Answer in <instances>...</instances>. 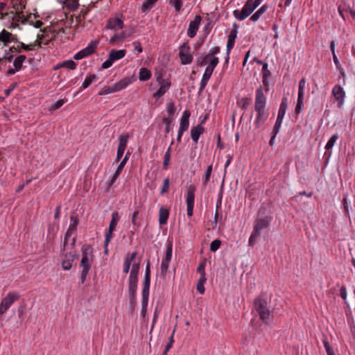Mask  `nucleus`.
I'll list each match as a JSON object with an SVG mask.
<instances>
[{
    "label": "nucleus",
    "instance_id": "1",
    "mask_svg": "<svg viewBox=\"0 0 355 355\" xmlns=\"http://www.w3.org/2000/svg\"><path fill=\"white\" fill-rule=\"evenodd\" d=\"M137 255V253L136 252L128 253L125 255L123 261V272L128 274L130 271L128 279V294L131 302L135 301L136 298L138 274L140 268L139 263L135 261Z\"/></svg>",
    "mask_w": 355,
    "mask_h": 355
},
{
    "label": "nucleus",
    "instance_id": "2",
    "mask_svg": "<svg viewBox=\"0 0 355 355\" xmlns=\"http://www.w3.org/2000/svg\"><path fill=\"white\" fill-rule=\"evenodd\" d=\"M266 103V98L263 94V89L259 87L256 90L255 98V110L257 116L254 121V123L257 128L260 127L267 120L268 112L265 110Z\"/></svg>",
    "mask_w": 355,
    "mask_h": 355
},
{
    "label": "nucleus",
    "instance_id": "3",
    "mask_svg": "<svg viewBox=\"0 0 355 355\" xmlns=\"http://www.w3.org/2000/svg\"><path fill=\"white\" fill-rule=\"evenodd\" d=\"M261 3V0H248L241 10H235L233 15L238 20L242 21L250 16Z\"/></svg>",
    "mask_w": 355,
    "mask_h": 355
},
{
    "label": "nucleus",
    "instance_id": "4",
    "mask_svg": "<svg viewBox=\"0 0 355 355\" xmlns=\"http://www.w3.org/2000/svg\"><path fill=\"white\" fill-rule=\"evenodd\" d=\"M254 307L262 321L268 322L272 320V313L270 311L266 300L262 299L256 300L254 302Z\"/></svg>",
    "mask_w": 355,
    "mask_h": 355
},
{
    "label": "nucleus",
    "instance_id": "5",
    "mask_svg": "<svg viewBox=\"0 0 355 355\" xmlns=\"http://www.w3.org/2000/svg\"><path fill=\"white\" fill-rule=\"evenodd\" d=\"M82 258L80 263L81 268L91 269L94 261V249L90 245H83L81 248Z\"/></svg>",
    "mask_w": 355,
    "mask_h": 355
},
{
    "label": "nucleus",
    "instance_id": "6",
    "mask_svg": "<svg viewBox=\"0 0 355 355\" xmlns=\"http://www.w3.org/2000/svg\"><path fill=\"white\" fill-rule=\"evenodd\" d=\"M19 298L18 293L15 292H9L5 297H3L0 303V315H3L8 309L17 301Z\"/></svg>",
    "mask_w": 355,
    "mask_h": 355
},
{
    "label": "nucleus",
    "instance_id": "7",
    "mask_svg": "<svg viewBox=\"0 0 355 355\" xmlns=\"http://www.w3.org/2000/svg\"><path fill=\"white\" fill-rule=\"evenodd\" d=\"M126 51L125 49L112 50L109 53L108 58L103 62L101 68L103 69L110 68L113 63L125 57Z\"/></svg>",
    "mask_w": 355,
    "mask_h": 355
},
{
    "label": "nucleus",
    "instance_id": "8",
    "mask_svg": "<svg viewBox=\"0 0 355 355\" xmlns=\"http://www.w3.org/2000/svg\"><path fill=\"white\" fill-rule=\"evenodd\" d=\"M98 45V40H92L89 44L73 55V58L76 60H81L93 54Z\"/></svg>",
    "mask_w": 355,
    "mask_h": 355
},
{
    "label": "nucleus",
    "instance_id": "9",
    "mask_svg": "<svg viewBox=\"0 0 355 355\" xmlns=\"http://www.w3.org/2000/svg\"><path fill=\"white\" fill-rule=\"evenodd\" d=\"M98 45V40H92L89 44L73 55V58L76 60H81L93 54Z\"/></svg>",
    "mask_w": 355,
    "mask_h": 355
},
{
    "label": "nucleus",
    "instance_id": "10",
    "mask_svg": "<svg viewBox=\"0 0 355 355\" xmlns=\"http://www.w3.org/2000/svg\"><path fill=\"white\" fill-rule=\"evenodd\" d=\"M179 57L182 64H189L193 60V55L191 53V48L187 43L183 44L179 51Z\"/></svg>",
    "mask_w": 355,
    "mask_h": 355
},
{
    "label": "nucleus",
    "instance_id": "11",
    "mask_svg": "<svg viewBox=\"0 0 355 355\" xmlns=\"http://www.w3.org/2000/svg\"><path fill=\"white\" fill-rule=\"evenodd\" d=\"M77 257V254L75 250H71L69 252H67L64 254V257L62 261V268L64 270H69L72 264Z\"/></svg>",
    "mask_w": 355,
    "mask_h": 355
},
{
    "label": "nucleus",
    "instance_id": "12",
    "mask_svg": "<svg viewBox=\"0 0 355 355\" xmlns=\"http://www.w3.org/2000/svg\"><path fill=\"white\" fill-rule=\"evenodd\" d=\"M202 21L200 15H196L194 19L191 21L187 30V35L190 38H193L198 31L199 26Z\"/></svg>",
    "mask_w": 355,
    "mask_h": 355
},
{
    "label": "nucleus",
    "instance_id": "13",
    "mask_svg": "<svg viewBox=\"0 0 355 355\" xmlns=\"http://www.w3.org/2000/svg\"><path fill=\"white\" fill-rule=\"evenodd\" d=\"M172 243H170L166 248L165 257L162 259L161 263L160 268L161 272L163 275H164L166 273L168 269L169 263L172 258Z\"/></svg>",
    "mask_w": 355,
    "mask_h": 355
},
{
    "label": "nucleus",
    "instance_id": "14",
    "mask_svg": "<svg viewBox=\"0 0 355 355\" xmlns=\"http://www.w3.org/2000/svg\"><path fill=\"white\" fill-rule=\"evenodd\" d=\"M123 26L124 24L122 19L119 17H112L107 20L105 28L107 30L118 31L123 29Z\"/></svg>",
    "mask_w": 355,
    "mask_h": 355
},
{
    "label": "nucleus",
    "instance_id": "15",
    "mask_svg": "<svg viewBox=\"0 0 355 355\" xmlns=\"http://www.w3.org/2000/svg\"><path fill=\"white\" fill-rule=\"evenodd\" d=\"M332 95L338 102V106H341L345 98V92L343 88L339 85H335L332 89Z\"/></svg>",
    "mask_w": 355,
    "mask_h": 355
},
{
    "label": "nucleus",
    "instance_id": "16",
    "mask_svg": "<svg viewBox=\"0 0 355 355\" xmlns=\"http://www.w3.org/2000/svg\"><path fill=\"white\" fill-rule=\"evenodd\" d=\"M238 31L236 28L232 29L227 37V59L229 58V55L231 50L234 48L235 40L237 37Z\"/></svg>",
    "mask_w": 355,
    "mask_h": 355
},
{
    "label": "nucleus",
    "instance_id": "17",
    "mask_svg": "<svg viewBox=\"0 0 355 355\" xmlns=\"http://www.w3.org/2000/svg\"><path fill=\"white\" fill-rule=\"evenodd\" d=\"M171 83L167 80H162L159 81V88L153 94V96L156 98H159L162 96L169 89Z\"/></svg>",
    "mask_w": 355,
    "mask_h": 355
},
{
    "label": "nucleus",
    "instance_id": "18",
    "mask_svg": "<svg viewBox=\"0 0 355 355\" xmlns=\"http://www.w3.org/2000/svg\"><path fill=\"white\" fill-rule=\"evenodd\" d=\"M15 39V36L5 29L0 32V42L3 43L4 46H8Z\"/></svg>",
    "mask_w": 355,
    "mask_h": 355
},
{
    "label": "nucleus",
    "instance_id": "19",
    "mask_svg": "<svg viewBox=\"0 0 355 355\" xmlns=\"http://www.w3.org/2000/svg\"><path fill=\"white\" fill-rule=\"evenodd\" d=\"M133 81H134L133 77H132V78L125 77V78L121 79L119 81H118L114 84L116 92H119V91L126 88Z\"/></svg>",
    "mask_w": 355,
    "mask_h": 355
},
{
    "label": "nucleus",
    "instance_id": "20",
    "mask_svg": "<svg viewBox=\"0 0 355 355\" xmlns=\"http://www.w3.org/2000/svg\"><path fill=\"white\" fill-rule=\"evenodd\" d=\"M191 113L189 110H186L184 111L182 116L180 119V129L182 130H187L189 126V117Z\"/></svg>",
    "mask_w": 355,
    "mask_h": 355
},
{
    "label": "nucleus",
    "instance_id": "21",
    "mask_svg": "<svg viewBox=\"0 0 355 355\" xmlns=\"http://www.w3.org/2000/svg\"><path fill=\"white\" fill-rule=\"evenodd\" d=\"M129 36L125 32H121L114 34L110 40V43L112 45H119L122 43L126 37Z\"/></svg>",
    "mask_w": 355,
    "mask_h": 355
},
{
    "label": "nucleus",
    "instance_id": "22",
    "mask_svg": "<svg viewBox=\"0 0 355 355\" xmlns=\"http://www.w3.org/2000/svg\"><path fill=\"white\" fill-rule=\"evenodd\" d=\"M204 128L202 126V125H198L196 126H194L191 130V137L192 140L197 143L200 136L204 132Z\"/></svg>",
    "mask_w": 355,
    "mask_h": 355
},
{
    "label": "nucleus",
    "instance_id": "23",
    "mask_svg": "<svg viewBox=\"0 0 355 355\" xmlns=\"http://www.w3.org/2000/svg\"><path fill=\"white\" fill-rule=\"evenodd\" d=\"M195 191L196 187L194 185L191 184L188 187L186 199L187 205L194 206Z\"/></svg>",
    "mask_w": 355,
    "mask_h": 355
},
{
    "label": "nucleus",
    "instance_id": "24",
    "mask_svg": "<svg viewBox=\"0 0 355 355\" xmlns=\"http://www.w3.org/2000/svg\"><path fill=\"white\" fill-rule=\"evenodd\" d=\"M78 224V218L76 215H71L70 217V224L66 233V237L70 236L76 230Z\"/></svg>",
    "mask_w": 355,
    "mask_h": 355
},
{
    "label": "nucleus",
    "instance_id": "25",
    "mask_svg": "<svg viewBox=\"0 0 355 355\" xmlns=\"http://www.w3.org/2000/svg\"><path fill=\"white\" fill-rule=\"evenodd\" d=\"M42 37H43V35H42L41 36L38 35L37 39L34 44H31L26 45L24 43H21V45L24 50L29 51V50H33L35 46H40L42 44H44L45 45L48 44L49 41L47 40L46 42H43Z\"/></svg>",
    "mask_w": 355,
    "mask_h": 355
},
{
    "label": "nucleus",
    "instance_id": "26",
    "mask_svg": "<svg viewBox=\"0 0 355 355\" xmlns=\"http://www.w3.org/2000/svg\"><path fill=\"white\" fill-rule=\"evenodd\" d=\"M269 225L268 220L266 218L257 220L254 224V230L261 233V230L266 228Z\"/></svg>",
    "mask_w": 355,
    "mask_h": 355
},
{
    "label": "nucleus",
    "instance_id": "27",
    "mask_svg": "<svg viewBox=\"0 0 355 355\" xmlns=\"http://www.w3.org/2000/svg\"><path fill=\"white\" fill-rule=\"evenodd\" d=\"M169 216L168 210L166 208L161 207L159 210V223L160 225H165L167 223Z\"/></svg>",
    "mask_w": 355,
    "mask_h": 355
},
{
    "label": "nucleus",
    "instance_id": "28",
    "mask_svg": "<svg viewBox=\"0 0 355 355\" xmlns=\"http://www.w3.org/2000/svg\"><path fill=\"white\" fill-rule=\"evenodd\" d=\"M151 72L146 67H141L139 72V79L140 81H146L151 78Z\"/></svg>",
    "mask_w": 355,
    "mask_h": 355
},
{
    "label": "nucleus",
    "instance_id": "29",
    "mask_svg": "<svg viewBox=\"0 0 355 355\" xmlns=\"http://www.w3.org/2000/svg\"><path fill=\"white\" fill-rule=\"evenodd\" d=\"M288 107L287 98H283L280 104L277 118L283 119Z\"/></svg>",
    "mask_w": 355,
    "mask_h": 355
},
{
    "label": "nucleus",
    "instance_id": "30",
    "mask_svg": "<svg viewBox=\"0 0 355 355\" xmlns=\"http://www.w3.org/2000/svg\"><path fill=\"white\" fill-rule=\"evenodd\" d=\"M212 73L209 72V70H205V72L202 75V79L200 80V91H202L206 85H207V83L211 78Z\"/></svg>",
    "mask_w": 355,
    "mask_h": 355
},
{
    "label": "nucleus",
    "instance_id": "31",
    "mask_svg": "<svg viewBox=\"0 0 355 355\" xmlns=\"http://www.w3.org/2000/svg\"><path fill=\"white\" fill-rule=\"evenodd\" d=\"M150 287L144 286L142 290V311H145L148 306Z\"/></svg>",
    "mask_w": 355,
    "mask_h": 355
},
{
    "label": "nucleus",
    "instance_id": "32",
    "mask_svg": "<svg viewBox=\"0 0 355 355\" xmlns=\"http://www.w3.org/2000/svg\"><path fill=\"white\" fill-rule=\"evenodd\" d=\"M119 220V215L117 211H114L112 214V219L109 225V228L110 231H114L116 229V227L117 225V223Z\"/></svg>",
    "mask_w": 355,
    "mask_h": 355
},
{
    "label": "nucleus",
    "instance_id": "33",
    "mask_svg": "<svg viewBox=\"0 0 355 355\" xmlns=\"http://www.w3.org/2000/svg\"><path fill=\"white\" fill-rule=\"evenodd\" d=\"M267 9V6H262L251 16L250 19L254 22L257 21L260 18V17L266 11Z\"/></svg>",
    "mask_w": 355,
    "mask_h": 355
},
{
    "label": "nucleus",
    "instance_id": "34",
    "mask_svg": "<svg viewBox=\"0 0 355 355\" xmlns=\"http://www.w3.org/2000/svg\"><path fill=\"white\" fill-rule=\"evenodd\" d=\"M157 1L158 0H146L141 6L142 12L144 13L148 12Z\"/></svg>",
    "mask_w": 355,
    "mask_h": 355
},
{
    "label": "nucleus",
    "instance_id": "35",
    "mask_svg": "<svg viewBox=\"0 0 355 355\" xmlns=\"http://www.w3.org/2000/svg\"><path fill=\"white\" fill-rule=\"evenodd\" d=\"M77 64L73 61L72 60H68L66 61H64L63 62L60 63L59 65H58L55 69H58L60 67H64L69 69L73 70L76 68Z\"/></svg>",
    "mask_w": 355,
    "mask_h": 355
},
{
    "label": "nucleus",
    "instance_id": "36",
    "mask_svg": "<svg viewBox=\"0 0 355 355\" xmlns=\"http://www.w3.org/2000/svg\"><path fill=\"white\" fill-rule=\"evenodd\" d=\"M125 165V164H124L123 162H120L114 174L113 175V176L112 178V180L110 183V187H111L115 182V181L117 180V178L120 175L122 170L123 169Z\"/></svg>",
    "mask_w": 355,
    "mask_h": 355
},
{
    "label": "nucleus",
    "instance_id": "37",
    "mask_svg": "<svg viewBox=\"0 0 355 355\" xmlns=\"http://www.w3.org/2000/svg\"><path fill=\"white\" fill-rule=\"evenodd\" d=\"M268 65L267 63L263 64V67H262L263 83L266 86L268 85V83H267L268 78L271 76V73L268 70Z\"/></svg>",
    "mask_w": 355,
    "mask_h": 355
},
{
    "label": "nucleus",
    "instance_id": "38",
    "mask_svg": "<svg viewBox=\"0 0 355 355\" xmlns=\"http://www.w3.org/2000/svg\"><path fill=\"white\" fill-rule=\"evenodd\" d=\"M206 280H207V278H206L205 275H200V277L198 279V284H197V286H196L197 291L200 294H204V293H205V289L204 287V284H205Z\"/></svg>",
    "mask_w": 355,
    "mask_h": 355
},
{
    "label": "nucleus",
    "instance_id": "39",
    "mask_svg": "<svg viewBox=\"0 0 355 355\" xmlns=\"http://www.w3.org/2000/svg\"><path fill=\"white\" fill-rule=\"evenodd\" d=\"M305 85H306V79L304 78H303L299 82L297 101H303V99H304V89Z\"/></svg>",
    "mask_w": 355,
    "mask_h": 355
},
{
    "label": "nucleus",
    "instance_id": "40",
    "mask_svg": "<svg viewBox=\"0 0 355 355\" xmlns=\"http://www.w3.org/2000/svg\"><path fill=\"white\" fill-rule=\"evenodd\" d=\"M97 79V77L95 74H89L86 76L84 82L82 85L83 89L87 88L94 80Z\"/></svg>",
    "mask_w": 355,
    "mask_h": 355
},
{
    "label": "nucleus",
    "instance_id": "41",
    "mask_svg": "<svg viewBox=\"0 0 355 355\" xmlns=\"http://www.w3.org/2000/svg\"><path fill=\"white\" fill-rule=\"evenodd\" d=\"M260 234V232L253 230V232L251 234L249 238L248 243L250 246L254 247V245L257 243Z\"/></svg>",
    "mask_w": 355,
    "mask_h": 355
},
{
    "label": "nucleus",
    "instance_id": "42",
    "mask_svg": "<svg viewBox=\"0 0 355 355\" xmlns=\"http://www.w3.org/2000/svg\"><path fill=\"white\" fill-rule=\"evenodd\" d=\"M219 52H220V48L218 46L212 47L209 50V53L202 59V61L200 64L204 65L207 62V60L210 56L217 54Z\"/></svg>",
    "mask_w": 355,
    "mask_h": 355
},
{
    "label": "nucleus",
    "instance_id": "43",
    "mask_svg": "<svg viewBox=\"0 0 355 355\" xmlns=\"http://www.w3.org/2000/svg\"><path fill=\"white\" fill-rule=\"evenodd\" d=\"M113 232L114 231H110V230H107V231L105 232V239L104 242V251L105 254L107 253L108 245L113 237Z\"/></svg>",
    "mask_w": 355,
    "mask_h": 355
},
{
    "label": "nucleus",
    "instance_id": "44",
    "mask_svg": "<svg viewBox=\"0 0 355 355\" xmlns=\"http://www.w3.org/2000/svg\"><path fill=\"white\" fill-rule=\"evenodd\" d=\"M150 263L148 262L146 264V267L144 286L150 287Z\"/></svg>",
    "mask_w": 355,
    "mask_h": 355
},
{
    "label": "nucleus",
    "instance_id": "45",
    "mask_svg": "<svg viewBox=\"0 0 355 355\" xmlns=\"http://www.w3.org/2000/svg\"><path fill=\"white\" fill-rule=\"evenodd\" d=\"M25 59V55H19L15 59L13 62V65L17 71H19L21 69L22 64Z\"/></svg>",
    "mask_w": 355,
    "mask_h": 355
},
{
    "label": "nucleus",
    "instance_id": "46",
    "mask_svg": "<svg viewBox=\"0 0 355 355\" xmlns=\"http://www.w3.org/2000/svg\"><path fill=\"white\" fill-rule=\"evenodd\" d=\"M250 103V100L248 98L244 97L239 99L236 102L238 107L241 109L247 110Z\"/></svg>",
    "mask_w": 355,
    "mask_h": 355
},
{
    "label": "nucleus",
    "instance_id": "47",
    "mask_svg": "<svg viewBox=\"0 0 355 355\" xmlns=\"http://www.w3.org/2000/svg\"><path fill=\"white\" fill-rule=\"evenodd\" d=\"M219 62L218 58L214 57L209 62L208 66L206 67L205 70H209V72L213 73L215 67L218 65Z\"/></svg>",
    "mask_w": 355,
    "mask_h": 355
},
{
    "label": "nucleus",
    "instance_id": "48",
    "mask_svg": "<svg viewBox=\"0 0 355 355\" xmlns=\"http://www.w3.org/2000/svg\"><path fill=\"white\" fill-rule=\"evenodd\" d=\"M114 92H116L114 86L113 85L112 86H105L103 88H102L99 91L98 95L103 96V95H107V94L114 93Z\"/></svg>",
    "mask_w": 355,
    "mask_h": 355
},
{
    "label": "nucleus",
    "instance_id": "49",
    "mask_svg": "<svg viewBox=\"0 0 355 355\" xmlns=\"http://www.w3.org/2000/svg\"><path fill=\"white\" fill-rule=\"evenodd\" d=\"M211 171H212V166L210 165L207 168V169L204 173V175L202 177V183L204 185H206L208 183V182L209 181Z\"/></svg>",
    "mask_w": 355,
    "mask_h": 355
},
{
    "label": "nucleus",
    "instance_id": "50",
    "mask_svg": "<svg viewBox=\"0 0 355 355\" xmlns=\"http://www.w3.org/2000/svg\"><path fill=\"white\" fill-rule=\"evenodd\" d=\"M128 139H129L128 135H121L119 139L118 147L123 148L125 149L127 147Z\"/></svg>",
    "mask_w": 355,
    "mask_h": 355
},
{
    "label": "nucleus",
    "instance_id": "51",
    "mask_svg": "<svg viewBox=\"0 0 355 355\" xmlns=\"http://www.w3.org/2000/svg\"><path fill=\"white\" fill-rule=\"evenodd\" d=\"M338 135L337 134H334L333 135L331 138L329 139V141H327L326 146H325V149L327 150H329L330 149H331L333 148V146H334L336 140L338 139Z\"/></svg>",
    "mask_w": 355,
    "mask_h": 355
},
{
    "label": "nucleus",
    "instance_id": "52",
    "mask_svg": "<svg viewBox=\"0 0 355 355\" xmlns=\"http://www.w3.org/2000/svg\"><path fill=\"white\" fill-rule=\"evenodd\" d=\"M169 186H170V181L169 179L165 178L163 181V184L160 189V193L162 195L167 193L169 190Z\"/></svg>",
    "mask_w": 355,
    "mask_h": 355
},
{
    "label": "nucleus",
    "instance_id": "53",
    "mask_svg": "<svg viewBox=\"0 0 355 355\" xmlns=\"http://www.w3.org/2000/svg\"><path fill=\"white\" fill-rule=\"evenodd\" d=\"M169 4L173 6L177 12H179L182 6V0H169Z\"/></svg>",
    "mask_w": 355,
    "mask_h": 355
},
{
    "label": "nucleus",
    "instance_id": "54",
    "mask_svg": "<svg viewBox=\"0 0 355 355\" xmlns=\"http://www.w3.org/2000/svg\"><path fill=\"white\" fill-rule=\"evenodd\" d=\"M66 6L71 10H76L78 8V1L77 0H66Z\"/></svg>",
    "mask_w": 355,
    "mask_h": 355
},
{
    "label": "nucleus",
    "instance_id": "55",
    "mask_svg": "<svg viewBox=\"0 0 355 355\" xmlns=\"http://www.w3.org/2000/svg\"><path fill=\"white\" fill-rule=\"evenodd\" d=\"M171 147H168L166 152L165 153V155H164V162H163V166L165 168H166L169 164V162H170V159H171Z\"/></svg>",
    "mask_w": 355,
    "mask_h": 355
},
{
    "label": "nucleus",
    "instance_id": "56",
    "mask_svg": "<svg viewBox=\"0 0 355 355\" xmlns=\"http://www.w3.org/2000/svg\"><path fill=\"white\" fill-rule=\"evenodd\" d=\"M166 112L168 116L173 118L175 112V107L173 103H170L166 105Z\"/></svg>",
    "mask_w": 355,
    "mask_h": 355
},
{
    "label": "nucleus",
    "instance_id": "57",
    "mask_svg": "<svg viewBox=\"0 0 355 355\" xmlns=\"http://www.w3.org/2000/svg\"><path fill=\"white\" fill-rule=\"evenodd\" d=\"M221 241L218 239H216L211 243L209 249L212 252H216L217 250L219 249Z\"/></svg>",
    "mask_w": 355,
    "mask_h": 355
},
{
    "label": "nucleus",
    "instance_id": "58",
    "mask_svg": "<svg viewBox=\"0 0 355 355\" xmlns=\"http://www.w3.org/2000/svg\"><path fill=\"white\" fill-rule=\"evenodd\" d=\"M323 342V344H324V348L326 349V352L327 353V355H334V353L333 352V349L331 347L329 342L327 341V339H324L322 340Z\"/></svg>",
    "mask_w": 355,
    "mask_h": 355
},
{
    "label": "nucleus",
    "instance_id": "59",
    "mask_svg": "<svg viewBox=\"0 0 355 355\" xmlns=\"http://www.w3.org/2000/svg\"><path fill=\"white\" fill-rule=\"evenodd\" d=\"M283 119L277 118L276 123L275 124L274 128H273V132L275 134V136L277 135V134L279 132V130L280 129V127L282 125Z\"/></svg>",
    "mask_w": 355,
    "mask_h": 355
},
{
    "label": "nucleus",
    "instance_id": "60",
    "mask_svg": "<svg viewBox=\"0 0 355 355\" xmlns=\"http://www.w3.org/2000/svg\"><path fill=\"white\" fill-rule=\"evenodd\" d=\"M67 101V100L66 98L60 99L52 105V108L53 110H58Z\"/></svg>",
    "mask_w": 355,
    "mask_h": 355
},
{
    "label": "nucleus",
    "instance_id": "61",
    "mask_svg": "<svg viewBox=\"0 0 355 355\" xmlns=\"http://www.w3.org/2000/svg\"><path fill=\"white\" fill-rule=\"evenodd\" d=\"M89 272V269L82 268L81 275H80V280L83 284L85 282Z\"/></svg>",
    "mask_w": 355,
    "mask_h": 355
},
{
    "label": "nucleus",
    "instance_id": "62",
    "mask_svg": "<svg viewBox=\"0 0 355 355\" xmlns=\"http://www.w3.org/2000/svg\"><path fill=\"white\" fill-rule=\"evenodd\" d=\"M125 148L118 147L115 162H119L125 152Z\"/></svg>",
    "mask_w": 355,
    "mask_h": 355
},
{
    "label": "nucleus",
    "instance_id": "63",
    "mask_svg": "<svg viewBox=\"0 0 355 355\" xmlns=\"http://www.w3.org/2000/svg\"><path fill=\"white\" fill-rule=\"evenodd\" d=\"M132 44L135 47V51L137 53H141L143 51L141 43L139 41L134 42Z\"/></svg>",
    "mask_w": 355,
    "mask_h": 355
},
{
    "label": "nucleus",
    "instance_id": "64",
    "mask_svg": "<svg viewBox=\"0 0 355 355\" xmlns=\"http://www.w3.org/2000/svg\"><path fill=\"white\" fill-rule=\"evenodd\" d=\"M340 297L344 300H346L347 296V288L345 286H343L340 289Z\"/></svg>",
    "mask_w": 355,
    "mask_h": 355
}]
</instances>
